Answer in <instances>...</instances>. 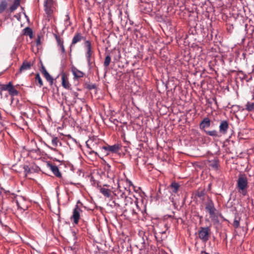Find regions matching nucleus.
Returning <instances> with one entry per match:
<instances>
[{"mask_svg":"<svg viewBox=\"0 0 254 254\" xmlns=\"http://www.w3.org/2000/svg\"><path fill=\"white\" fill-rule=\"evenodd\" d=\"M132 213H135V212H134V211L133 209H132Z\"/></svg>","mask_w":254,"mask_h":254,"instance_id":"37998d69","label":"nucleus"},{"mask_svg":"<svg viewBox=\"0 0 254 254\" xmlns=\"http://www.w3.org/2000/svg\"><path fill=\"white\" fill-rule=\"evenodd\" d=\"M13 201L16 202L18 209H20L22 211L27 209L28 206L26 204V201L22 196H16Z\"/></svg>","mask_w":254,"mask_h":254,"instance_id":"423d86ee","label":"nucleus"},{"mask_svg":"<svg viewBox=\"0 0 254 254\" xmlns=\"http://www.w3.org/2000/svg\"><path fill=\"white\" fill-rule=\"evenodd\" d=\"M36 42H37V45H38L40 43V39L39 37L37 39Z\"/></svg>","mask_w":254,"mask_h":254,"instance_id":"79ce46f5","label":"nucleus"},{"mask_svg":"<svg viewBox=\"0 0 254 254\" xmlns=\"http://www.w3.org/2000/svg\"><path fill=\"white\" fill-rule=\"evenodd\" d=\"M84 47L87 49L85 56L88 63V66L89 68L91 69L92 67L91 56L92 52L91 51V44L90 42L88 40L85 41L84 42Z\"/></svg>","mask_w":254,"mask_h":254,"instance_id":"39448f33","label":"nucleus"},{"mask_svg":"<svg viewBox=\"0 0 254 254\" xmlns=\"http://www.w3.org/2000/svg\"><path fill=\"white\" fill-rule=\"evenodd\" d=\"M95 88H96V85L95 84L90 85H89V86H88V88L89 89H94Z\"/></svg>","mask_w":254,"mask_h":254,"instance_id":"ea45409f","label":"nucleus"},{"mask_svg":"<svg viewBox=\"0 0 254 254\" xmlns=\"http://www.w3.org/2000/svg\"><path fill=\"white\" fill-rule=\"evenodd\" d=\"M132 199L130 197L127 196L125 197V203L123 207L124 212L127 211L128 209L131 208V205H133Z\"/></svg>","mask_w":254,"mask_h":254,"instance_id":"1a4fd4ad","label":"nucleus"},{"mask_svg":"<svg viewBox=\"0 0 254 254\" xmlns=\"http://www.w3.org/2000/svg\"><path fill=\"white\" fill-rule=\"evenodd\" d=\"M82 211L81 209L76 205L73 211L71 218L73 220V223L77 224L80 218V213Z\"/></svg>","mask_w":254,"mask_h":254,"instance_id":"6e6552de","label":"nucleus"},{"mask_svg":"<svg viewBox=\"0 0 254 254\" xmlns=\"http://www.w3.org/2000/svg\"><path fill=\"white\" fill-rule=\"evenodd\" d=\"M211 230L208 227H201L198 230V238L203 243H205L210 238Z\"/></svg>","mask_w":254,"mask_h":254,"instance_id":"f03ea898","label":"nucleus"},{"mask_svg":"<svg viewBox=\"0 0 254 254\" xmlns=\"http://www.w3.org/2000/svg\"><path fill=\"white\" fill-rule=\"evenodd\" d=\"M32 64L30 62H27L26 61H24L22 65H21L19 69V70L17 74L21 73L26 70H29L31 69L32 66Z\"/></svg>","mask_w":254,"mask_h":254,"instance_id":"9b49d317","label":"nucleus"},{"mask_svg":"<svg viewBox=\"0 0 254 254\" xmlns=\"http://www.w3.org/2000/svg\"><path fill=\"white\" fill-rule=\"evenodd\" d=\"M71 70L73 75L76 78L82 77L84 75L83 72L80 71L75 67H72Z\"/></svg>","mask_w":254,"mask_h":254,"instance_id":"6ab92c4d","label":"nucleus"},{"mask_svg":"<svg viewBox=\"0 0 254 254\" xmlns=\"http://www.w3.org/2000/svg\"><path fill=\"white\" fill-rule=\"evenodd\" d=\"M100 191L106 197H109L111 196L110 190L107 189L101 188Z\"/></svg>","mask_w":254,"mask_h":254,"instance_id":"393cba45","label":"nucleus"},{"mask_svg":"<svg viewBox=\"0 0 254 254\" xmlns=\"http://www.w3.org/2000/svg\"><path fill=\"white\" fill-rule=\"evenodd\" d=\"M115 194L117 196V198L114 201L115 206L123 209L125 203V199L126 196L125 192H122L121 190H117Z\"/></svg>","mask_w":254,"mask_h":254,"instance_id":"7ed1b4c3","label":"nucleus"},{"mask_svg":"<svg viewBox=\"0 0 254 254\" xmlns=\"http://www.w3.org/2000/svg\"><path fill=\"white\" fill-rule=\"evenodd\" d=\"M23 169L24 170L25 176H27L28 173H30V169L28 166H24Z\"/></svg>","mask_w":254,"mask_h":254,"instance_id":"e433bc0d","label":"nucleus"},{"mask_svg":"<svg viewBox=\"0 0 254 254\" xmlns=\"http://www.w3.org/2000/svg\"><path fill=\"white\" fill-rule=\"evenodd\" d=\"M82 40H85V38L84 36H83L80 33H76L72 40V42L70 45V49L71 48V47L73 45H75V44L81 41Z\"/></svg>","mask_w":254,"mask_h":254,"instance_id":"f8f14e48","label":"nucleus"},{"mask_svg":"<svg viewBox=\"0 0 254 254\" xmlns=\"http://www.w3.org/2000/svg\"><path fill=\"white\" fill-rule=\"evenodd\" d=\"M62 85L63 86V87L66 89H68L70 86V84H69V82L65 79V76L64 75H62Z\"/></svg>","mask_w":254,"mask_h":254,"instance_id":"bb28decb","label":"nucleus"},{"mask_svg":"<svg viewBox=\"0 0 254 254\" xmlns=\"http://www.w3.org/2000/svg\"><path fill=\"white\" fill-rule=\"evenodd\" d=\"M54 2L53 0H45L44 8L45 11L48 17H51L54 11Z\"/></svg>","mask_w":254,"mask_h":254,"instance_id":"0eeeda50","label":"nucleus"},{"mask_svg":"<svg viewBox=\"0 0 254 254\" xmlns=\"http://www.w3.org/2000/svg\"><path fill=\"white\" fill-rule=\"evenodd\" d=\"M23 33L25 35L29 36L30 38L33 37V32L32 29L29 27H26L23 30Z\"/></svg>","mask_w":254,"mask_h":254,"instance_id":"b1692460","label":"nucleus"},{"mask_svg":"<svg viewBox=\"0 0 254 254\" xmlns=\"http://www.w3.org/2000/svg\"><path fill=\"white\" fill-rule=\"evenodd\" d=\"M52 144L53 147H51L50 146L47 145L45 143V145L50 149L53 151H56V147L58 146V144H60V145H62V143L60 142L59 139L54 136H52Z\"/></svg>","mask_w":254,"mask_h":254,"instance_id":"9d476101","label":"nucleus"},{"mask_svg":"<svg viewBox=\"0 0 254 254\" xmlns=\"http://www.w3.org/2000/svg\"><path fill=\"white\" fill-rule=\"evenodd\" d=\"M41 72L43 74L47 80L50 83L51 85H52L53 83L54 79L48 73L45 67L42 66Z\"/></svg>","mask_w":254,"mask_h":254,"instance_id":"dca6fc26","label":"nucleus"},{"mask_svg":"<svg viewBox=\"0 0 254 254\" xmlns=\"http://www.w3.org/2000/svg\"><path fill=\"white\" fill-rule=\"evenodd\" d=\"M121 146L118 143L114 144L113 145H107L101 148V150L106 155H109L110 153H116L120 149Z\"/></svg>","mask_w":254,"mask_h":254,"instance_id":"20e7f679","label":"nucleus"},{"mask_svg":"<svg viewBox=\"0 0 254 254\" xmlns=\"http://www.w3.org/2000/svg\"><path fill=\"white\" fill-rule=\"evenodd\" d=\"M8 92L9 94L12 96H17L19 93L18 91L15 89L12 83L9 87Z\"/></svg>","mask_w":254,"mask_h":254,"instance_id":"5701e85b","label":"nucleus"},{"mask_svg":"<svg viewBox=\"0 0 254 254\" xmlns=\"http://www.w3.org/2000/svg\"><path fill=\"white\" fill-rule=\"evenodd\" d=\"M60 47L61 48V50H62V53H64L65 52V49H64V44L62 45Z\"/></svg>","mask_w":254,"mask_h":254,"instance_id":"a19ab883","label":"nucleus"},{"mask_svg":"<svg viewBox=\"0 0 254 254\" xmlns=\"http://www.w3.org/2000/svg\"><path fill=\"white\" fill-rule=\"evenodd\" d=\"M248 183V180L245 175L239 176L237 181L238 189L239 192L244 196L247 194Z\"/></svg>","mask_w":254,"mask_h":254,"instance_id":"f257e3e1","label":"nucleus"},{"mask_svg":"<svg viewBox=\"0 0 254 254\" xmlns=\"http://www.w3.org/2000/svg\"><path fill=\"white\" fill-rule=\"evenodd\" d=\"M210 126V120L208 118H205L200 124V128L204 129Z\"/></svg>","mask_w":254,"mask_h":254,"instance_id":"a211bd4d","label":"nucleus"},{"mask_svg":"<svg viewBox=\"0 0 254 254\" xmlns=\"http://www.w3.org/2000/svg\"><path fill=\"white\" fill-rule=\"evenodd\" d=\"M48 166L50 168V170L52 171L53 174L57 177L60 178L62 177V175L59 171L58 167L52 164H48Z\"/></svg>","mask_w":254,"mask_h":254,"instance_id":"f3484780","label":"nucleus"},{"mask_svg":"<svg viewBox=\"0 0 254 254\" xmlns=\"http://www.w3.org/2000/svg\"><path fill=\"white\" fill-rule=\"evenodd\" d=\"M11 82H9L7 84H0V91H8L9 87L11 84Z\"/></svg>","mask_w":254,"mask_h":254,"instance_id":"c756f323","label":"nucleus"},{"mask_svg":"<svg viewBox=\"0 0 254 254\" xmlns=\"http://www.w3.org/2000/svg\"><path fill=\"white\" fill-rule=\"evenodd\" d=\"M209 217L211 221H212L215 223H218L219 220L218 216L216 214V211H212V212H209Z\"/></svg>","mask_w":254,"mask_h":254,"instance_id":"aec40b11","label":"nucleus"},{"mask_svg":"<svg viewBox=\"0 0 254 254\" xmlns=\"http://www.w3.org/2000/svg\"><path fill=\"white\" fill-rule=\"evenodd\" d=\"M72 95L74 97V99L75 100L76 98H77L78 96V93L76 92L72 91L71 92Z\"/></svg>","mask_w":254,"mask_h":254,"instance_id":"58836bf2","label":"nucleus"},{"mask_svg":"<svg viewBox=\"0 0 254 254\" xmlns=\"http://www.w3.org/2000/svg\"><path fill=\"white\" fill-rule=\"evenodd\" d=\"M246 109L249 112L254 110V102H248L246 105Z\"/></svg>","mask_w":254,"mask_h":254,"instance_id":"cd10ccee","label":"nucleus"},{"mask_svg":"<svg viewBox=\"0 0 254 254\" xmlns=\"http://www.w3.org/2000/svg\"><path fill=\"white\" fill-rule=\"evenodd\" d=\"M29 154L32 157L35 159L39 158L41 156V152L39 148L36 147L35 149H31L29 150Z\"/></svg>","mask_w":254,"mask_h":254,"instance_id":"ddd939ff","label":"nucleus"},{"mask_svg":"<svg viewBox=\"0 0 254 254\" xmlns=\"http://www.w3.org/2000/svg\"><path fill=\"white\" fill-rule=\"evenodd\" d=\"M207 134L212 136H217L218 134L217 131L213 130L210 131H206Z\"/></svg>","mask_w":254,"mask_h":254,"instance_id":"473e14b6","label":"nucleus"},{"mask_svg":"<svg viewBox=\"0 0 254 254\" xmlns=\"http://www.w3.org/2000/svg\"><path fill=\"white\" fill-rule=\"evenodd\" d=\"M171 187L172 190V192L174 193H177L178 191L180 185L178 183L173 182L171 184Z\"/></svg>","mask_w":254,"mask_h":254,"instance_id":"a878e982","label":"nucleus"},{"mask_svg":"<svg viewBox=\"0 0 254 254\" xmlns=\"http://www.w3.org/2000/svg\"><path fill=\"white\" fill-rule=\"evenodd\" d=\"M35 79L36 81H38V82L40 85V87H41L43 85V81H42V80L41 78L40 77V74L39 73L36 74V77H35Z\"/></svg>","mask_w":254,"mask_h":254,"instance_id":"72a5a7b5","label":"nucleus"},{"mask_svg":"<svg viewBox=\"0 0 254 254\" xmlns=\"http://www.w3.org/2000/svg\"><path fill=\"white\" fill-rule=\"evenodd\" d=\"M228 128V123L227 121L224 120L221 122L219 126V131L225 134Z\"/></svg>","mask_w":254,"mask_h":254,"instance_id":"2eb2a0df","label":"nucleus"},{"mask_svg":"<svg viewBox=\"0 0 254 254\" xmlns=\"http://www.w3.org/2000/svg\"><path fill=\"white\" fill-rule=\"evenodd\" d=\"M7 3L5 0H3L0 3V13H1L7 7Z\"/></svg>","mask_w":254,"mask_h":254,"instance_id":"c85d7f7f","label":"nucleus"},{"mask_svg":"<svg viewBox=\"0 0 254 254\" xmlns=\"http://www.w3.org/2000/svg\"><path fill=\"white\" fill-rule=\"evenodd\" d=\"M111 61V58L110 56V55L106 56L105 57V59L104 62V65L106 67H108L109 66V65L110 64Z\"/></svg>","mask_w":254,"mask_h":254,"instance_id":"2f4dec72","label":"nucleus"},{"mask_svg":"<svg viewBox=\"0 0 254 254\" xmlns=\"http://www.w3.org/2000/svg\"><path fill=\"white\" fill-rule=\"evenodd\" d=\"M55 38L57 40V42L59 46H61L62 45L64 44V41L62 39H61L59 36H58L57 35H55Z\"/></svg>","mask_w":254,"mask_h":254,"instance_id":"c9c22d12","label":"nucleus"},{"mask_svg":"<svg viewBox=\"0 0 254 254\" xmlns=\"http://www.w3.org/2000/svg\"><path fill=\"white\" fill-rule=\"evenodd\" d=\"M20 0H14V2L12 5L9 7L10 11L13 12L20 5Z\"/></svg>","mask_w":254,"mask_h":254,"instance_id":"4be33fe9","label":"nucleus"},{"mask_svg":"<svg viewBox=\"0 0 254 254\" xmlns=\"http://www.w3.org/2000/svg\"><path fill=\"white\" fill-rule=\"evenodd\" d=\"M209 166L214 170H216L218 169L219 161L217 159H214L210 161Z\"/></svg>","mask_w":254,"mask_h":254,"instance_id":"412c9836","label":"nucleus"},{"mask_svg":"<svg viewBox=\"0 0 254 254\" xmlns=\"http://www.w3.org/2000/svg\"><path fill=\"white\" fill-rule=\"evenodd\" d=\"M205 195V192L204 190H198L195 193V195L199 198H201Z\"/></svg>","mask_w":254,"mask_h":254,"instance_id":"f704fd0d","label":"nucleus"},{"mask_svg":"<svg viewBox=\"0 0 254 254\" xmlns=\"http://www.w3.org/2000/svg\"><path fill=\"white\" fill-rule=\"evenodd\" d=\"M241 218L238 216H235L233 222V226L235 228H238L240 225V220Z\"/></svg>","mask_w":254,"mask_h":254,"instance_id":"7c9ffc66","label":"nucleus"},{"mask_svg":"<svg viewBox=\"0 0 254 254\" xmlns=\"http://www.w3.org/2000/svg\"><path fill=\"white\" fill-rule=\"evenodd\" d=\"M205 209L208 212V213L211 212H212L214 211H217L214 206L213 202L210 198H209L207 201L206 202Z\"/></svg>","mask_w":254,"mask_h":254,"instance_id":"4468645a","label":"nucleus"},{"mask_svg":"<svg viewBox=\"0 0 254 254\" xmlns=\"http://www.w3.org/2000/svg\"><path fill=\"white\" fill-rule=\"evenodd\" d=\"M70 22L69 21V17L68 14L66 15V19H65V24H66L67 26L69 25Z\"/></svg>","mask_w":254,"mask_h":254,"instance_id":"4c0bfd02","label":"nucleus"}]
</instances>
